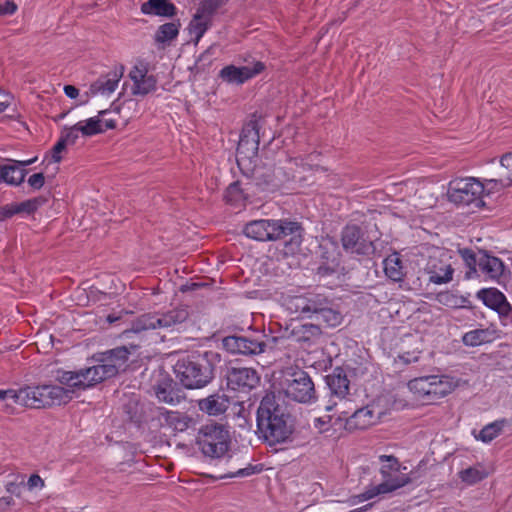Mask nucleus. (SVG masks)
Returning <instances> with one entry per match:
<instances>
[{"mask_svg":"<svg viewBox=\"0 0 512 512\" xmlns=\"http://www.w3.org/2000/svg\"><path fill=\"white\" fill-rule=\"evenodd\" d=\"M129 358V351L121 346L101 353L97 364L79 371H62L58 374V381L66 387L86 389L106 379L116 376L120 370L125 369Z\"/></svg>","mask_w":512,"mask_h":512,"instance_id":"nucleus-1","label":"nucleus"},{"mask_svg":"<svg viewBox=\"0 0 512 512\" xmlns=\"http://www.w3.org/2000/svg\"><path fill=\"white\" fill-rule=\"evenodd\" d=\"M257 428L269 445L284 443L292 435L290 415L276 402L274 395H266L261 400L257 410Z\"/></svg>","mask_w":512,"mask_h":512,"instance_id":"nucleus-2","label":"nucleus"},{"mask_svg":"<svg viewBox=\"0 0 512 512\" xmlns=\"http://www.w3.org/2000/svg\"><path fill=\"white\" fill-rule=\"evenodd\" d=\"M284 306L291 314L315 320L319 326L336 327L342 323L343 316L335 309L329 299L321 294L289 296Z\"/></svg>","mask_w":512,"mask_h":512,"instance_id":"nucleus-3","label":"nucleus"},{"mask_svg":"<svg viewBox=\"0 0 512 512\" xmlns=\"http://www.w3.org/2000/svg\"><path fill=\"white\" fill-rule=\"evenodd\" d=\"M243 232L247 237L257 241H276L290 236L285 242L289 253H295L302 242V228L295 221L253 220L245 225Z\"/></svg>","mask_w":512,"mask_h":512,"instance_id":"nucleus-4","label":"nucleus"},{"mask_svg":"<svg viewBox=\"0 0 512 512\" xmlns=\"http://www.w3.org/2000/svg\"><path fill=\"white\" fill-rule=\"evenodd\" d=\"M73 397L72 388L58 385H37L20 388L19 405L30 408H45L69 402Z\"/></svg>","mask_w":512,"mask_h":512,"instance_id":"nucleus-5","label":"nucleus"},{"mask_svg":"<svg viewBox=\"0 0 512 512\" xmlns=\"http://www.w3.org/2000/svg\"><path fill=\"white\" fill-rule=\"evenodd\" d=\"M174 371L181 384L188 389L204 387L213 378L211 365L199 356L179 359L174 366Z\"/></svg>","mask_w":512,"mask_h":512,"instance_id":"nucleus-6","label":"nucleus"},{"mask_svg":"<svg viewBox=\"0 0 512 512\" xmlns=\"http://www.w3.org/2000/svg\"><path fill=\"white\" fill-rule=\"evenodd\" d=\"M196 441L206 457L221 458L229 450L230 435L221 424H207L199 430Z\"/></svg>","mask_w":512,"mask_h":512,"instance_id":"nucleus-7","label":"nucleus"},{"mask_svg":"<svg viewBox=\"0 0 512 512\" xmlns=\"http://www.w3.org/2000/svg\"><path fill=\"white\" fill-rule=\"evenodd\" d=\"M408 387L418 397L436 400L451 393L455 389L456 384L448 376L429 375L409 381Z\"/></svg>","mask_w":512,"mask_h":512,"instance_id":"nucleus-8","label":"nucleus"},{"mask_svg":"<svg viewBox=\"0 0 512 512\" xmlns=\"http://www.w3.org/2000/svg\"><path fill=\"white\" fill-rule=\"evenodd\" d=\"M485 193L484 183L473 177L455 179L449 183L448 198L455 204H483L481 197Z\"/></svg>","mask_w":512,"mask_h":512,"instance_id":"nucleus-9","label":"nucleus"},{"mask_svg":"<svg viewBox=\"0 0 512 512\" xmlns=\"http://www.w3.org/2000/svg\"><path fill=\"white\" fill-rule=\"evenodd\" d=\"M185 308H175L166 313L145 314L137 318L132 325L134 332L154 329H168L184 322L188 318Z\"/></svg>","mask_w":512,"mask_h":512,"instance_id":"nucleus-10","label":"nucleus"},{"mask_svg":"<svg viewBox=\"0 0 512 512\" xmlns=\"http://www.w3.org/2000/svg\"><path fill=\"white\" fill-rule=\"evenodd\" d=\"M264 338H266L265 335L257 337L228 336L224 338L223 345L233 354L258 355L266 351L269 342H276L274 337L268 340H264Z\"/></svg>","mask_w":512,"mask_h":512,"instance_id":"nucleus-11","label":"nucleus"},{"mask_svg":"<svg viewBox=\"0 0 512 512\" xmlns=\"http://www.w3.org/2000/svg\"><path fill=\"white\" fill-rule=\"evenodd\" d=\"M286 395L300 403H311L315 400V386L309 374L303 370L292 372L286 387Z\"/></svg>","mask_w":512,"mask_h":512,"instance_id":"nucleus-12","label":"nucleus"},{"mask_svg":"<svg viewBox=\"0 0 512 512\" xmlns=\"http://www.w3.org/2000/svg\"><path fill=\"white\" fill-rule=\"evenodd\" d=\"M132 81L131 94L144 97L157 89V78L149 73V64L142 60L137 61L128 73Z\"/></svg>","mask_w":512,"mask_h":512,"instance_id":"nucleus-13","label":"nucleus"},{"mask_svg":"<svg viewBox=\"0 0 512 512\" xmlns=\"http://www.w3.org/2000/svg\"><path fill=\"white\" fill-rule=\"evenodd\" d=\"M410 482L411 478L402 473L400 468H396L395 472L393 471L383 476V481L380 484L375 485L367 489L365 492L355 496L353 498V503L363 502L372 499L377 495L393 492Z\"/></svg>","mask_w":512,"mask_h":512,"instance_id":"nucleus-14","label":"nucleus"},{"mask_svg":"<svg viewBox=\"0 0 512 512\" xmlns=\"http://www.w3.org/2000/svg\"><path fill=\"white\" fill-rule=\"evenodd\" d=\"M424 271L429 275V281L434 284H444L452 280L453 269L447 262L446 254L438 249L427 259Z\"/></svg>","mask_w":512,"mask_h":512,"instance_id":"nucleus-15","label":"nucleus"},{"mask_svg":"<svg viewBox=\"0 0 512 512\" xmlns=\"http://www.w3.org/2000/svg\"><path fill=\"white\" fill-rule=\"evenodd\" d=\"M265 69L264 63L253 60L243 66L228 65L220 70V78L229 83L241 85L247 80L260 74Z\"/></svg>","mask_w":512,"mask_h":512,"instance_id":"nucleus-16","label":"nucleus"},{"mask_svg":"<svg viewBox=\"0 0 512 512\" xmlns=\"http://www.w3.org/2000/svg\"><path fill=\"white\" fill-rule=\"evenodd\" d=\"M342 246L350 253L366 255L373 251V244L364 237V233L356 225H349L342 231Z\"/></svg>","mask_w":512,"mask_h":512,"instance_id":"nucleus-17","label":"nucleus"},{"mask_svg":"<svg viewBox=\"0 0 512 512\" xmlns=\"http://www.w3.org/2000/svg\"><path fill=\"white\" fill-rule=\"evenodd\" d=\"M226 378L228 386L237 391H250L260 381L257 371L248 367H232L228 370Z\"/></svg>","mask_w":512,"mask_h":512,"instance_id":"nucleus-18","label":"nucleus"},{"mask_svg":"<svg viewBox=\"0 0 512 512\" xmlns=\"http://www.w3.org/2000/svg\"><path fill=\"white\" fill-rule=\"evenodd\" d=\"M384 415V411L375 403L356 410L348 419L347 426L350 429H367L375 425Z\"/></svg>","mask_w":512,"mask_h":512,"instance_id":"nucleus-19","label":"nucleus"},{"mask_svg":"<svg viewBox=\"0 0 512 512\" xmlns=\"http://www.w3.org/2000/svg\"><path fill=\"white\" fill-rule=\"evenodd\" d=\"M35 161L36 158L26 161L9 160L7 164H0V183L19 186L24 181L27 173L25 167L31 165Z\"/></svg>","mask_w":512,"mask_h":512,"instance_id":"nucleus-20","label":"nucleus"},{"mask_svg":"<svg viewBox=\"0 0 512 512\" xmlns=\"http://www.w3.org/2000/svg\"><path fill=\"white\" fill-rule=\"evenodd\" d=\"M124 67L121 65L119 67H115L106 75L99 77L96 81H94L90 86V93L92 95H110L112 94L123 76Z\"/></svg>","mask_w":512,"mask_h":512,"instance_id":"nucleus-21","label":"nucleus"},{"mask_svg":"<svg viewBox=\"0 0 512 512\" xmlns=\"http://www.w3.org/2000/svg\"><path fill=\"white\" fill-rule=\"evenodd\" d=\"M478 296L486 306L498 311L500 314L506 315L511 310L506 297L497 289H483L478 293Z\"/></svg>","mask_w":512,"mask_h":512,"instance_id":"nucleus-22","label":"nucleus"},{"mask_svg":"<svg viewBox=\"0 0 512 512\" xmlns=\"http://www.w3.org/2000/svg\"><path fill=\"white\" fill-rule=\"evenodd\" d=\"M258 146V133L253 130H244L238 142L237 157L252 159L257 155Z\"/></svg>","mask_w":512,"mask_h":512,"instance_id":"nucleus-23","label":"nucleus"},{"mask_svg":"<svg viewBox=\"0 0 512 512\" xmlns=\"http://www.w3.org/2000/svg\"><path fill=\"white\" fill-rule=\"evenodd\" d=\"M322 250L321 257L324 260L323 264L318 268V274L327 275L336 271L339 266V254L337 247L333 242H327L320 245Z\"/></svg>","mask_w":512,"mask_h":512,"instance_id":"nucleus-24","label":"nucleus"},{"mask_svg":"<svg viewBox=\"0 0 512 512\" xmlns=\"http://www.w3.org/2000/svg\"><path fill=\"white\" fill-rule=\"evenodd\" d=\"M478 267L490 279H498L504 272L503 262L484 251L478 254Z\"/></svg>","mask_w":512,"mask_h":512,"instance_id":"nucleus-25","label":"nucleus"},{"mask_svg":"<svg viewBox=\"0 0 512 512\" xmlns=\"http://www.w3.org/2000/svg\"><path fill=\"white\" fill-rule=\"evenodd\" d=\"M198 406L202 412L210 416H218L228 409L229 400L225 395L214 394L199 400Z\"/></svg>","mask_w":512,"mask_h":512,"instance_id":"nucleus-26","label":"nucleus"},{"mask_svg":"<svg viewBox=\"0 0 512 512\" xmlns=\"http://www.w3.org/2000/svg\"><path fill=\"white\" fill-rule=\"evenodd\" d=\"M141 12L147 15L172 17L176 7L168 0H148L141 5Z\"/></svg>","mask_w":512,"mask_h":512,"instance_id":"nucleus-27","label":"nucleus"},{"mask_svg":"<svg viewBox=\"0 0 512 512\" xmlns=\"http://www.w3.org/2000/svg\"><path fill=\"white\" fill-rule=\"evenodd\" d=\"M161 418L167 426L178 432L185 431L193 422L187 414L178 411L165 410L161 412Z\"/></svg>","mask_w":512,"mask_h":512,"instance_id":"nucleus-28","label":"nucleus"},{"mask_svg":"<svg viewBox=\"0 0 512 512\" xmlns=\"http://www.w3.org/2000/svg\"><path fill=\"white\" fill-rule=\"evenodd\" d=\"M322 334L321 328L316 323H306L293 327L292 337L297 342H314Z\"/></svg>","mask_w":512,"mask_h":512,"instance_id":"nucleus-29","label":"nucleus"},{"mask_svg":"<svg viewBox=\"0 0 512 512\" xmlns=\"http://www.w3.org/2000/svg\"><path fill=\"white\" fill-rule=\"evenodd\" d=\"M327 385L332 398L343 400L349 393V380L345 375L333 373L327 376Z\"/></svg>","mask_w":512,"mask_h":512,"instance_id":"nucleus-30","label":"nucleus"},{"mask_svg":"<svg viewBox=\"0 0 512 512\" xmlns=\"http://www.w3.org/2000/svg\"><path fill=\"white\" fill-rule=\"evenodd\" d=\"M383 265L385 274L388 278L395 282L403 280L405 276L404 267L398 253H393L385 258Z\"/></svg>","mask_w":512,"mask_h":512,"instance_id":"nucleus-31","label":"nucleus"},{"mask_svg":"<svg viewBox=\"0 0 512 512\" xmlns=\"http://www.w3.org/2000/svg\"><path fill=\"white\" fill-rule=\"evenodd\" d=\"M108 112L106 110L100 111L95 117H91L86 120L79 121L78 129L81 130V134L84 137H90L99 133L104 132L103 119L101 116H106Z\"/></svg>","mask_w":512,"mask_h":512,"instance_id":"nucleus-32","label":"nucleus"},{"mask_svg":"<svg viewBox=\"0 0 512 512\" xmlns=\"http://www.w3.org/2000/svg\"><path fill=\"white\" fill-rule=\"evenodd\" d=\"M180 24L176 22H169L161 25L155 33L156 43H167L175 39L179 33Z\"/></svg>","mask_w":512,"mask_h":512,"instance_id":"nucleus-33","label":"nucleus"},{"mask_svg":"<svg viewBox=\"0 0 512 512\" xmlns=\"http://www.w3.org/2000/svg\"><path fill=\"white\" fill-rule=\"evenodd\" d=\"M487 476L488 472L482 465L469 467L459 472L460 479L468 485L476 484Z\"/></svg>","mask_w":512,"mask_h":512,"instance_id":"nucleus-34","label":"nucleus"},{"mask_svg":"<svg viewBox=\"0 0 512 512\" xmlns=\"http://www.w3.org/2000/svg\"><path fill=\"white\" fill-rule=\"evenodd\" d=\"M210 24L211 21L209 19L202 17L198 13L194 14L188 29L191 35H195V44H198L202 36L209 28Z\"/></svg>","mask_w":512,"mask_h":512,"instance_id":"nucleus-35","label":"nucleus"},{"mask_svg":"<svg viewBox=\"0 0 512 512\" xmlns=\"http://www.w3.org/2000/svg\"><path fill=\"white\" fill-rule=\"evenodd\" d=\"M491 332L488 329H476L463 336V343L467 346H479L491 341Z\"/></svg>","mask_w":512,"mask_h":512,"instance_id":"nucleus-36","label":"nucleus"},{"mask_svg":"<svg viewBox=\"0 0 512 512\" xmlns=\"http://www.w3.org/2000/svg\"><path fill=\"white\" fill-rule=\"evenodd\" d=\"M505 424L506 420H498L490 423L481 429L476 438L482 442L489 443L501 433Z\"/></svg>","mask_w":512,"mask_h":512,"instance_id":"nucleus-37","label":"nucleus"},{"mask_svg":"<svg viewBox=\"0 0 512 512\" xmlns=\"http://www.w3.org/2000/svg\"><path fill=\"white\" fill-rule=\"evenodd\" d=\"M224 3L225 0H203L202 2H200L196 13L211 21L214 13L217 11L218 8L223 6Z\"/></svg>","mask_w":512,"mask_h":512,"instance_id":"nucleus-38","label":"nucleus"},{"mask_svg":"<svg viewBox=\"0 0 512 512\" xmlns=\"http://www.w3.org/2000/svg\"><path fill=\"white\" fill-rule=\"evenodd\" d=\"M459 254L466 266L469 268V271L466 272V277L471 278L473 274L476 273V266H478V256L468 248L460 249Z\"/></svg>","mask_w":512,"mask_h":512,"instance_id":"nucleus-39","label":"nucleus"},{"mask_svg":"<svg viewBox=\"0 0 512 512\" xmlns=\"http://www.w3.org/2000/svg\"><path fill=\"white\" fill-rule=\"evenodd\" d=\"M43 202H44V200L42 198H34V199H29V200L23 201L21 203H15L14 211H16V214L22 213V212L31 214L34 211H36L38 209V207H40L43 204Z\"/></svg>","mask_w":512,"mask_h":512,"instance_id":"nucleus-40","label":"nucleus"},{"mask_svg":"<svg viewBox=\"0 0 512 512\" xmlns=\"http://www.w3.org/2000/svg\"><path fill=\"white\" fill-rule=\"evenodd\" d=\"M224 198L226 202L231 204H236L244 198L243 191L240 188L239 182H233L228 186Z\"/></svg>","mask_w":512,"mask_h":512,"instance_id":"nucleus-41","label":"nucleus"},{"mask_svg":"<svg viewBox=\"0 0 512 512\" xmlns=\"http://www.w3.org/2000/svg\"><path fill=\"white\" fill-rule=\"evenodd\" d=\"M379 459L382 463V466L380 469L382 477L387 475L390 472H393V471L395 472L396 468L401 467L398 460L393 456L381 455Z\"/></svg>","mask_w":512,"mask_h":512,"instance_id":"nucleus-42","label":"nucleus"},{"mask_svg":"<svg viewBox=\"0 0 512 512\" xmlns=\"http://www.w3.org/2000/svg\"><path fill=\"white\" fill-rule=\"evenodd\" d=\"M79 134H81V130L78 129L77 123L70 127H64L61 130V136L68 143V145H74L79 138Z\"/></svg>","mask_w":512,"mask_h":512,"instance_id":"nucleus-43","label":"nucleus"},{"mask_svg":"<svg viewBox=\"0 0 512 512\" xmlns=\"http://www.w3.org/2000/svg\"><path fill=\"white\" fill-rule=\"evenodd\" d=\"M156 397L160 402H164L167 404H175L178 402V397L174 395V393L170 390H167L163 387H158L156 389Z\"/></svg>","mask_w":512,"mask_h":512,"instance_id":"nucleus-44","label":"nucleus"},{"mask_svg":"<svg viewBox=\"0 0 512 512\" xmlns=\"http://www.w3.org/2000/svg\"><path fill=\"white\" fill-rule=\"evenodd\" d=\"M67 146H69L68 143L60 135L59 140L54 145V147L51 151V158H52L53 162L58 163L61 161L62 157L60 154H61V152H63L66 149Z\"/></svg>","mask_w":512,"mask_h":512,"instance_id":"nucleus-45","label":"nucleus"},{"mask_svg":"<svg viewBox=\"0 0 512 512\" xmlns=\"http://www.w3.org/2000/svg\"><path fill=\"white\" fill-rule=\"evenodd\" d=\"M28 185L33 190L41 189L45 184V176L43 173H35L28 178Z\"/></svg>","mask_w":512,"mask_h":512,"instance_id":"nucleus-46","label":"nucleus"},{"mask_svg":"<svg viewBox=\"0 0 512 512\" xmlns=\"http://www.w3.org/2000/svg\"><path fill=\"white\" fill-rule=\"evenodd\" d=\"M12 400L14 403L19 404L20 389L0 390V401Z\"/></svg>","mask_w":512,"mask_h":512,"instance_id":"nucleus-47","label":"nucleus"},{"mask_svg":"<svg viewBox=\"0 0 512 512\" xmlns=\"http://www.w3.org/2000/svg\"><path fill=\"white\" fill-rule=\"evenodd\" d=\"M500 163L507 170V178L512 181V152L504 154Z\"/></svg>","mask_w":512,"mask_h":512,"instance_id":"nucleus-48","label":"nucleus"},{"mask_svg":"<svg viewBox=\"0 0 512 512\" xmlns=\"http://www.w3.org/2000/svg\"><path fill=\"white\" fill-rule=\"evenodd\" d=\"M44 485V480L38 474H32L27 481V487L29 490H33L35 488L41 489Z\"/></svg>","mask_w":512,"mask_h":512,"instance_id":"nucleus-49","label":"nucleus"},{"mask_svg":"<svg viewBox=\"0 0 512 512\" xmlns=\"http://www.w3.org/2000/svg\"><path fill=\"white\" fill-rule=\"evenodd\" d=\"M17 5L13 1H6L3 4H0V15H12L16 12Z\"/></svg>","mask_w":512,"mask_h":512,"instance_id":"nucleus-50","label":"nucleus"},{"mask_svg":"<svg viewBox=\"0 0 512 512\" xmlns=\"http://www.w3.org/2000/svg\"><path fill=\"white\" fill-rule=\"evenodd\" d=\"M15 206L14 204L7 205L5 207L0 208V221H3L5 219H8L16 214V211H14Z\"/></svg>","mask_w":512,"mask_h":512,"instance_id":"nucleus-51","label":"nucleus"},{"mask_svg":"<svg viewBox=\"0 0 512 512\" xmlns=\"http://www.w3.org/2000/svg\"><path fill=\"white\" fill-rule=\"evenodd\" d=\"M484 186L485 192H487V194H489L492 189H499L504 187L501 181L495 179L486 180Z\"/></svg>","mask_w":512,"mask_h":512,"instance_id":"nucleus-52","label":"nucleus"},{"mask_svg":"<svg viewBox=\"0 0 512 512\" xmlns=\"http://www.w3.org/2000/svg\"><path fill=\"white\" fill-rule=\"evenodd\" d=\"M329 422H330V416L318 417L315 419L314 425L316 428H318L322 432L327 429Z\"/></svg>","mask_w":512,"mask_h":512,"instance_id":"nucleus-53","label":"nucleus"},{"mask_svg":"<svg viewBox=\"0 0 512 512\" xmlns=\"http://www.w3.org/2000/svg\"><path fill=\"white\" fill-rule=\"evenodd\" d=\"M255 473V467L249 466L246 468L239 469L233 474H230L229 477H246Z\"/></svg>","mask_w":512,"mask_h":512,"instance_id":"nucleus-54","label":"nucleus"},{"mask_svg":"<svg viewBox=\"0 0 512 512\" xmlns=\"http://www.w3.org/2000/svg\"><path fill=\"white\" fill-rule=\"evenodd\" d=\"M64 92L67 97L72 99L76 98L79 95V90L73 85H66L64 87Z\"/></svg>","mask_w":512,"mask_h":512,"instance_id":"nucleus-55","label":"nucleus"},{"mask_svg":"<svg viewBox=\"0 0 512 512\" xmlns=\"http://www.w3.org/2000/svg\"><path fill=\"white\" fill-rule=\"evenodd\" d=\"M14 500L10 496H3L0 498V510L4 511L13 505Z\"/></svg>","mask_w":512,"mask_h":512,"instance_id":"nucleus-56","label":"nucleus"},{"mask_svg":"<svg viewBox=\"0 0 512 512\" xmlns=\"http://www.w3.org/2000/svg\"><path fill=\"white\" fill-rule=\"evenodd\" d=\"M10 96L8 94H4L0 92V113L5 111V109L9 106Z\"/></svg>","mask_w":512,"mask_h":512,"instance_id":"nucleus-57","label":"nucleus"},{"mask_svg":"<svg viewBox=\"0 0 512 512\" xmlns=\"http://www.w3.org/2000/svg\"><path fill=\"white\" fill-rule=\"evenodd\" d=\"M6 490H7V492H9L11 494H15L16 496L20 495L19 486H18V484L14 483V482H9L6 485Z\"/></svg>","mask_w":512,"mask_h":512,"instance_id":"nucleus-58","label":"nucleus"},{"mask_svg":"<svg viewBox=\"0 0 512 512\" xmlns=\"http://www.w3.org/2000/svg\"><path fill=\"white\" fill-rule=\"evenodd\" d=\"M101 118L104 120L103 121V128H104V131L108 130V129H113L115 128L116 126V122L113 120V119H106L105 116H101Z\"/></svg>","mask_w":512,"mask_h":512,"instance_id":"nucleus-59","label":"nucleus"},{"mask_svg":"<svg viewBox=\"0 0 512 512\" xmlns=\"http://www.w3.org/2000/svg\"><path fill=\"white\" fill-rule=\"evenodd\" d=\"M294 163L296 166H301L303 168V170H306L307 168H309V169L311 168V165L304 163L303 158H295Z\"/></svg>","mask_w":512,"mask_h":512,"instance_id":"nucleus-60","label":"nucleus"},{"mask_svg":"<svg viewBox=\"0 0 512 512\" xmlns=\"http://www.w3.org/2000/svg\"><path fill=\"white\" fill-rule=\"evenodd\" d=\"M336 405L337 403L335 401L330 400V403L325 406V410L331 411Z\"/></svg>","mask_w":512,"mask_h":512,"instance_id":"nucleus-61","label":"nucleus"},{"mask_svg":"<svg viewBox=\"0 0 512 512\" xmlns=\"http://www.w3.org/2000/svg\"><path fill=\"white\" fill-rule=\"evenodd\" d=\"M350 512H358V510H352V511H350Z\"/></svg>","mask_w":512,"mask_h":512,"instance_id":"nucleus-62","label":"nucleus"}]
</instances>
